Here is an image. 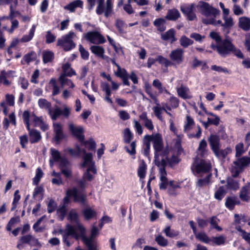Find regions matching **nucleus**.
<instances>
[{"mask_svg":"<svg viewBox=\"0 0 250 250\" xmlns=\"http://www.w3.org/2000/svg\"><path fill=\"white\" fill-rule=\"evenodd\" d=\"M43 173L40 167L36 169V175L33 179V184L35 185H38L41 179L43 176Z\"/></svg>","mask_w":250,"mask_h":250,"instance_id":"49530a36","label":"nucleus"},{"mask_svg":"<svg viewBox=\"0 0 250 250\" xmlns=\"http://www.w3.org/2000/svg\"><path fill=\"white\" fill-rule=\"evenodd\" d=\"M226 191L224 188L223 187H221L215 192L214 197L216 199L221 200L224 197Z\"/></svg>","mask_w":250,"mask_h":250,"instance_id":"5fc2aeb1","label":"nucleus"},{"mask_svg":"<svg viewBox=\"0 0 250 250\" xmlns=\"http://www.w3.org/2000/svg\"><path fill=\"white\" fill-rule=\"evenodd\" d=\"M237 203V198L235 197H228L226 199V206L230 209L233 208L234 205Z\"/></svg>","mask_w":250,"mask_h":250,"instance_id":"3c124183","label":"nucleus"},{"mask_svg":"<svg viewBox=\"0 0 250 250\" xmlns=\"http://www.w3.org/2000/svg\"><path fill=\"white\" fill-rule=\"evenodd\" d=\"M198 6L202 15L205 16L202 19V22L206 25L215 24V19L219 15L220 11L204 1L199 2Z\"/></svg>","mask_w":250,"mask_h":250,"instance_id":"20e7f679","label":"nucleus"},{"mask_svg":"<svg viewBox=\"0 0 250 250\" xmlns=\"http://www.w3.org/2000/svg\"><path fill=\"white\" fill-rule=\"evenodd\" d=\"M213 152L217 157L225 158L231 152V149L229 148L220 149V147H218L217 149L213 150Z\"/></svg>","mask_w":250,"mask_h":250,"instance_id":"473e14b6","label":"nucleus"},{"mask_svg":"<svg viewBox=\"0 0 250 250\" xmlns=\"http://www.w3.org/2000/svg\"><path fill=\"white\" fill-rule=\"evenodd\" d=\"M66 76H64V75H61L60 76L58 80L61 84V86L62 88L65 86H68L70 88L74 87V84L71 80L67 78Z\"/></svg>","mask_w":250,"mask_h":250,"instance_id":"c85d7f7f","label":"nucleus"},{"mask_svg":"<svg viewBox=\"0 0 250 250\" xmlns=\"http://www.w3.org/2000/svg\"><path fill=\"white\" fill-rule=\"evenodd\" d=\"M180 16V14L176 9L173 8L167 11L166 18L169 21H176Z\"/></svg>","mask_w":250,"mask_h":250,"instance_id":"c756f323","label":"nucleus"},{"mask_svg":"<svg viewBox=\"0 0 250 250\" xmlns=\"http://www.w3.org/2000/svg\"><path fill=\"white\" fill-rule=\"evenodd\" d=\"M164 232L167 236L171 238L177 236L179 234L178 231L171 229L169 226H167L164 230Z\"/></svg>","mask_w":250,"mask_h":250,"instance_id":"8fccbe9b","label":"nucleus"},{"mask_svg":"<svg viewBox=\"0 0 250 250\" xmlns=\"http://www.w3.org/2000/svg\"><path fill=\"white\" fill-rule=\"evenodd\" d=\"M195 236L197 239L203 242L208 243L210 241V239L205 233H199L196 234Z\"/></svg>","mask_w":250,"mask_h":250,"instance_id":"052dcab7","label":"nucleus"},{"mask_svg":"<svg viewBox=\"0 0 250 250\" xmlns=\"http://www.w3.org/2000/svg\"><path fill=\"white\" fill-rule=\"evenodd\" d=\"M43 62L46 63L52 61L54 54L51 51H44L42 53Z\"/></svg>","mask_w":250,"mask_h":250,"instance_id":"79ce46f5","label":"nucleus"},{"mask_svg":"<svg viewBox=\"0 0 250 250\" xmlns=\"http://www.w3.org/2000/svg\"><path fill=\"white\" fill-rule=\"evenodd\" d=\"M133 126L135 128V131L139 135H142L143 132V127L141 125V124L138 121L136 120H134L133 121Z\"/></svg>","mask_w":250,"mask_h":250,"instance_id":"680f3d73","label":"nucleus"},{"mask_svg":"<svg viewBox=\"0 0 250 250\" xmlns=\"http://www.w3.org/2000/svg\"><path fill=\"white\" fill-rule=\"evenodd\" d=\"M208 140L212 151L220 147V139L218 136L210 135Z\"/></svg>","mask_w":250,"mask_h":250,"instance_id":"cd10ccee","label":"nucleus"},{"mask_svg":"<svg viewBox=\"0 0 250 250\" xmlns=\"http://www.w3.org/2000/svg\"><path fill=\"white\" fill-rule=\"evenodd\" d=\"M62 173L66 177H69L71 175V170L69 162L67 159H62L59 164Z\"/></svg>","mask_w":250,"mask_h":250,"instance_id":"dca6fc26","label":"nucleus"},{"mask_svg":"<svg viewBox=\"0 0 250 250\" xmlns=\"http://www.w3.org/2000/svg\"><path fill=\"white\" fill-rule=\"evenodd\" d=\"M76 37V34L70 31L58 39L57 45L62 47L65 51H69L75 47L76 44L73 40Z\"/></svg>","mask_w":250,"mask_h":250,"instance_id":"6e6552de","label":"nucleus"},{"mask_svg":"<svg viewBox=\"0 0 250 250\" xmlns=\"http://www.w3.org/2000/svg\"><path fill=\"white\" fill-rule=\"evenodd\" d=\"M161 38L164 41H169L171 42L176 41L174 37V30L172 29L161 35Z\"/></svg>","mask_w":250,"mask_h":250,"instance_id":"f704fd0d","label":"nucleus"},{"mask_svg":"<svg viewBox=\"0 0 250 250\" xmlns=\"http://www.w3.org/2000/svg\"><path fill=\"white\" fill-rule=\"evenodd\" d=\"M119 116L123 121H126L130 119V114L125 110H122L119 111Z\"/></svg>","mask_w":250,"mask_h":250,"instance_id":"774afa93","label":"nucleus"},{"mask_svg":"<svg viewBox=\"0 0 250 250\" xmlns=\"http://www.w3.org/2000/svg\"><path fill=\"white\" fill-rule=\"evenodd\" d=\"M171 60L177 63L182 62L183 59V51L181 49L173 50L169 55Z\"/></svg>","mask_w":250,"mask_h":250,"instance_id":"6ab92c4d","label":"nucleus"},{"mask_svg":"<svg viewBox=\"0 0 250 250\" xmlns=\"http://www.w3.org/2000/svg\"><path fill=\"white\" fill-rule=\"evenodd\" d=\"M36 26L37 25L36 24H33L29 30V34L24 35L21 39V42H26L31 41L34 36Z\"/></svg>","mask_w":250,"mask_h":250,"instance_id":"c9c22d12","label":"nucleus"},{"mask_svg":"<svg viewBox=\"0 0 250 250\" xmlns=\"http://www.w3.org/2000/svg\"><path fill=\"white\" fill-rule=\"evenodd\" d=\"M63 73L61 75H64L68 77H71L76 75V72L70 67V64L68 63H64L62 66Z\"/></svg>","mask_w":250,"mask_h":250,"instance_id":"2f4dec72","label":"nucleus"},{"mask_svg":"<svg viewBox=\"0 0 250 250\" xmlns=\"http://www.w3.org/2000/svg\"><path fill=\"white\" fill-rule=\"evenodd\" d=\"M132 139V134L129 128H126L124 131V140L125 143H129Z\"/></svg>","mask_w":250,"mask_h":250,"instance_id":"4d7b16f0","label":"nucleus"},{"mask_svg":"<svg viewBox=\"0 0 250 250\" xmlns=\"http://www.w3.org/2000/svg\"><path fill=\"white\" fill-rule=\"evenodd\" d=\"M20 221V219L18 217H13L12 218L9 222L8 223L6 226V229L8 231L11 230L12 228L14 227V225L18 222Z\"/></svg>","mask_w":250,"mask_h":250,"instance_id":"338daca9","label":"nucleus"},{"mask_svg":"<svg viewBox=\"0 0 250 250\" xmlns=\"http://www.w3.org/2000/svg\"><path fill=\"white\" fill-rule=\"evenodd\" d=\"M51 154L52 156V159L50 160V166H52L53 165V161L56 162H59V164L62 162V159H66L65 158L62 157L61 156L60 152L55 148H51L50 149Z\"/></svg>","mask_w":250,"mask_h":250,"instance_id":"5701e85b","label":"nucleus"},{"mask_svg":"<svg viewBox=\"0 0 250 250\" xmlns=\"http://www.w3.org/2000/svg\"><path fill=\"white\" fill-rule=\"evenodd\" d=\"M172 151L173 154L170 158L168 157V152L167 154V159H165L166 165H168L171 167L174 166L180 162V159L177 155H180L183 152V149L180 143V139L179 136L177 139H174L173 141Z\"/></svg>","mask_w":250,"mask_h":250,"instance_id":"39448f33","label":"nucleus"},{"mask_svg":"<svg viewBox=\"0 0 250 250\" xmlns=\"http://www.w3.org/2000/svg\"><path fill=\"white\" fill-rule=\"evenodd\" d=\"M165 23L166 21L162 18L156 19L153 22L154 25L160 31H163L166 29Z\"/></svg>","mask_w":250,"mask_h":250,"instance_id":"58836bf2","label":"nucleus"},{"mask_svg":"<svg viewBox=\"0 0 250 250\" xmlns=\"http://www.w3.org/2000/svg\"><path fill=\"white\" fill-rule=\"evenodd\" d=\"M155 240L159 246L162 247H166L168 243V240L161 235L156 236Z\"/></svg>","mask_w":250,"mask_h":250,"instance_id":"a18cd8bd","label":"nucleus"},{"mask_svg":"<svg viewBox=\"0 0 250 250\" xmlns=\"http://www.w3.org/2000/svg\"><path fill=\"white\" fill-rule=\"evenodd\" d=\"M166 159H158L155 160V165L159 168V174L160 180L167 179V173L165 169V167L166 166Z\"/></svg>","mask_w":250,"mask_h":250,"instance_id":"4468645a","label":"nucleus"},{"mask_svg":"<svg viewBox=\"0 0 250 250\" xmlns=\"http://www.w3.org/2000/svg\"><path fill=\"white\" fill-rule=\"evenodd\" d=\"M196 10V6L195 4H191L190 7L188 8V20L193 21L196 18V16L194 13Z\"/></svg>","mask_w":250,"mask_h":250,"instance_id":"864d4df0","label":"nucleus"},{"mask_svg":"<svg viewBox=\"0 0 250 250\" xmlns=\"http://www.w3.org/2000/svg\"><path fill=\"white\" fill-rule=\"evenodd\" d=\"M90 49L91 52L96 56L104 59V53L105 52L103 47L98 45H92L90 47Z\"/></svg>","mask_w":250,"mask_h":250,"instance_id":"7c9ffc66","label":"nucleus"},{"mask_svg":"<svg viewBox=\"0 0 250 250\" xmlns=\"http://www.w3.org/2000/svg\"><path fill=\"white\" fill-rule=\"evenodd\" d=\"M10 123L14 125H16V116L14 112L11 113L8 115V117H5L3 119L2 121L3 128L7 129L9 126Z\"/></svg>","mask_w":250,"mask_h":250,"instance_id":"aec40b11","label":"nucleus"},{"mask_svg":"<svg viewBox=\"0 0 250 250\" xmlns=\"http://www.w3.org/2000/svg\"><path fill=\"white\" fill-rule=\"evenodd\" d=\"M250 164V157L247 156L242 157L234 161L230 169L232 177H237Z\"/></svg>","mask_w":250,"mask_h":250,"instance_id":"0eeeda50","label":"nucleus"},{"mask_svg":"<svg viewBox=\"0 0 250 250\" xmlns=\"http://www.w3.org/2000/svg\"><path fill=\"white\" fill-rule=\"evenodd\" d=\"M73 197L74 201L84 203L85 200V195L79 191L76 188L68 189L66 192V195L63 198V205L65 207L69 202V198Z\"/></svg>","mask_w":250,"mask_h":250,"instance_id":"1a4fd4ad","label":"nucleus"},{"mask_svg":"<svg viewBox=\"0 0 250 250\" xmlns=\"http://www.w3.org/2000/svg\"><path fill=\"white\" fill-rule=\"evenodd\" d=\"M226 240V238L223 236L220 235L218 237H212L211 241L214 244L217 245L223 244Z\"/></svg>","mask_w":250,"mask_h":250,"instance_id":"0e129e2a","label":"nucleus"},{"mask_svg":"<svg viewBox=\"0 0 250 250\" xmlns=\"http://www.w3.org/2000/svg\"><path fill=\"white\" fill-rule=\"evenodd\" d=\"M156 105L154 106L152 108V109L154 111L155 115L157 118L160 120L161 121L163 122L164 121V119L162 117V113L164 110H166V107L164 105L162 107L159 103H156Z\"/></svg>","mask_w":250,"mask_h":250,"instance_id":"393cba45","label":"nucleus"},{"mask_svg":"<svg viewBox=\"0 0 250 250\" xmlns=\"http://www.w3.org/2000/svg\"><path fill=\"white\" fill-rule=\"evenodd\" d=\"M78 230L79 232H76L74 228L69 224L66 225L64 230H60V233L62 235L63 242L67 247L72 244L71 239L72 238L78 239L81 237L85 245H96L94 243V239L98 236L100 229L96 226H93L89 237L85 235V229L82 225H78Z\"/></svg>","mask_w":250,"mask_h":250,"instance_id":"f257e3e1","label":"nucleus"},{"mask_svg":"<svg viewBox=\"0 0 250 250\" xmlns=\"http://www.w3.org/2000/svg\"><path fill=\"white\" fill-rule=\"evenodd\" d=\"M29 131L30 136V141L32 143L38 142L41 138V136L40 132L37 130L30 129L29 128Z\"/></svg>","mask_w":250,"mask_h":250,"instance_id":"72a5a7b5","label":"nucleus"},{"mask_svg":"<svg viewBox=\"0 0 250 250\" xmlns=\"http://www.w3.org/2000/svg\"><path fill=\"white\" fill-rule=\"evenodd\" d=\"M152 85L154 87L158 90L159 93H162L164 92L168 93V91L166 90L165 87L162 85V83L158 79H155L153 80Z\"/></svg>","mask_w":250,"mask_h":250,"instance_id":"a19ab883","label":"nucleus"},{"mask_svg":"<svg viewBox=\"0 0 250 250\" xmlns=\"http://www.w3.org/2000/svg\"><path fill=\"white\" fill-rule=\"evenodd\" d=\"M21 196L19 195V190H17L15 191L14 195V199L12 202V207L11 208L12 211L15 210L16 208L17 204Z\"/></svg>","mask_w":250,"mask_h":250,"instance_id":"603ef678","label":"nucleus"},{"mask_svg":"<svg viewBox=\"0 0 250 250\" xmlns=\"http://www.w3.org/2000/svg\"><path fill=\"white\" fill-rule=\"evenodd\" d=\"M32 241L34 242L37 241V240L30 235L23 236L20 239V242L22 243H28L30 244H32Z\"/></svg>","mask_w":250,"mask_h":250,"instance_id":"13d9d810","label":"nucleus"},{"mask_svg":"<svg viewBox=\"0 0 250 250\" xmlns=\"http://www.w3.org/2000/svg\"><path fill=\"white\" fill-rule=\"evenodd\" d=\"M83 2L81 0H74L64 6V9L69 11L70 12H74L77 7L83 8Z\"/></svg>","mask_w":250,"mask_h":250,"instance_id":"4be33fe9","label":"nucleus"},{"mask_svg":"<svg viewBox=\"0 0 250 250\" xmlns=\"http://www.w3.org/2000/svg\"><path fill=\"white\" fill-rule=\"evenodd\" d=\"M156 60L160 64L164 65L166 67H167L171 63L167 59L160 55L156 57Z\"/></svg>","mask_w":250,"mask_h":250,"instance_id":"bf43d9fd","label":"nucleus"},{"mask_svg":"<svg viewBox=\"0 0 250 250\" xmlns=\"http://www.w3.org/2000/svg\"><path fill=\"white\" fill-rule=\"evenodd\" d=\"M139 118L142 122L143 125L148 130L152 131L154 129V126L152 120L147 117L146 112H144L139 115Z\"/></svg>","mask_w":250,"mask_h":250,"instance_id":"2eb2a0df","label":"nucleus"},{"mask_svg":"<svg viewBox=\"0 0 250 250\" xmlns=\"http://www.w3.org/2000/svg\"><path fill=\"white\" fill-rule=\"evenodd\" d=\"M83 152L85 155L83 158V162L82 164V167H86L87 170L83 174L84 179L80 181L79 185L81 188H83L85 186V180L91 181L97 173V171L94 166V162L92 160V154L90 153H85V151L84 150H83Z\"/></svg>","mask_w":250,"mask_h":250,"instance_id":"7ed1b4c3","label":"nucleus"},{"mask_svg":"<svg viewBox=\"0 0 250 250\" xmlns=\"http://www.w3.org/2000/svg\"><path fill=\"white\" fill-rule=\"evenodd\" d=\"M146 141H152L155 150V160L167 159L168 149L163 147V139L159 133L152 135H146L144 136Z\"/></svg>","mask_w":250,"mask_h":250,"instance_id":"f03ea898","label":"nucleus"},{"mask_svg":"<svg viewBox=\"0 0 250 250\" xmlns=\"http://www.w3.org/2000/svg\"><path fill=\"white\" fill-rule=\"evenodd\" d=\"M38 104L40 108L47 110L48 111L51 107V104L45 99H39Z\"/></svg>","mask_w":250,"mask_h":250,"instance_id":"de8ad7c7","label":"nucleus"},{"mask_svg":"<svg viewBox=\"0 0 250 250\" xmlns=\"http://www.w3.org/2000/svg\"><path fill=\"white\" fill-rule=\"evenodd\" d=\"M227 185L229 188L233 190L238 189L239 187L238 182L230 178L228 179Z\"/></svg>","mask_w":250,"mask_h":250,"instance_id":"09e8293b","label":"nucleus"},{"mask_svg":"<svg viewBox=\"0 0 250 250\" xmlns=\"http://www.w3.org/2000/svg\"><path fill=\"white\" fill-rule=\"evenodd\" d=\"M224 23L222 24V26L224 29H230L233 25V19L229 16H223Z\"/></svg>","mask_w":250,"mask_h":250,"instance_id":"ea45409f","label":"nucleus"},{"mask_svg":"<svg viewBox=\"0 0 250 250\" xmlns=\"http://www.w3.org/2000/svg\"><path fill=\"white\" fill-rule=\"evenodd\" d=\"M116 66L117 67V70L115 73L117 77L122 78L127 75L126 71L125 69H122L118 64H116Z\"/></svg>","mask_w":250,"mask_h":250,"instance_id":"e2e57ef3","label":"nucleus"},{"mask_svg":"<svg viewBox=\"0 0 250 250\" xmlns=\"http://www.w3.org/2000/svg\"><path fill=\"white\" fill-rule=\"evenodd\" d=\"M195 168L198 173H208L211 168V166L210 163H207L204 160H201L199 164L196 165Z\"/></svg>","mask_w":250,"mask_h":250,"instance_id":"f3484780","label":"nucleus"},{"mask_svg":"<svg viewBox=\"0 0 250 250\" xmlns=\"http://www.w3.org/2000/svg\"><path fill=\"white\" fill-rule=\"evenodd\" d=\"M22 118L28 130H29L30 124L35 126H39L43 121L42 117H37L34 114H30L28 111L23 112Z\"/></svg>","mask_w":250,"mask_h":250,"instance_id":"9d476101","label":"nucleus"},{"mask_svg":"<svg viewBox=\"0 0 250 250\" xmlns=\"http://www.w3.org/2000/svg\"><path fill=\"white\" fill-rule=\"evenodd\" d=\"M49 84L52 87V94L56 95L60 93V87L57 84L55 79L52 78L49 81Z\"/></svg>","mask_w":250,"mask_h":250,"instance_id":"37998d69","label":"nucleus"},{"mask_svg":"<svg viewBox=\"0 0 250 250\" xmlns=\"http://www.w3.org/2000/svg\"><path fill=\"white\" fill-rule=\"evenodd\" d=\"M83 214L86 220H89L96 215V212L90 208H87L83 209Z\"/></svg>","mask_w":250,"mask_h":250,"instance_id":"4c0bfd02","label":"nucleus"},{"mask_svg":"<svg viewBox=\"0 0 250 250\" xmlns=\"http://www.w3.org/2000/svg\"><path fill=\"white\" fill-rule=\"evenodd\" d=\"M240 198L244 201L250 200V183L242 188L240 193Z\"/></svg>","mask_w":250,"mask_h":250,"instance_id":"b1692460","label":"nucleus"},{"mask_svg":"<svg viewBox=\"0 0 250 250\" xmlns=\"http://www.w3.org/2000/svg\"><path fill=\"white\" fill-rule=\"evenodd\" d=\"M236 157H239L242 155L244 152V145L243 143H239L235 146Z\"/></svg>","mask_w":250,"mask_h":250,"instance_id":"69168bd1","label":"nucleus"},{"mask_svg":"<svg viewBox=\"0 0 250 250\" xmlns=\"http://www.w3.org/2000/svg\"><path fill=\"white\" fill-rule=\"evenodd\" d=\"M83 38L90 42L96 44H103L106 42L104 37L97 31L88 32L84 34Z\"/></svg>","mask_w":250,"mask_h":250,"instance_id":"9b49d317","label":"nucleus"},{"mask_svg":"<svg viewBox=\"0 0 250 250\" xmlns=\"http://www.w3.org/2000/svg\"><path fill=\"white\" fill-rule=\"evenodd\" d=\"M238 25L239 27L245 31L250 29V19L246 17H242L239 19Z\"/></svg>","mask_w":250,"mask_h":250,"instance_id":"bb28decb","label":"nucleus"},{"mask_svg":"<svg viewBox=\"0 0 250 250\" xmlns=\"http://www.w3.org/2000/svg\"><path fill=\"white\" fill-rule=\"evenodd\" d=\"M146 167V164L144 161H142L139 164L137 172L138 175L141 179H144L145 177Z\"/></svg>","mask_w":250,"mask_h":250,"instance_id":"e433bc0d","label":"nucleus"},{"mask_svg":"<svg viewBox=\"0 0 250 250\" xmlns=\"http://www.w3.org/2000/svg\"><path fill=\"white\" fill-rule=\"evenodd\" d=\"M69 128L73 135L75 136L80 141H83V129L82 126H77L72 123H70L69 125Z\"/></svg>","mask_w":250,"mask_h":250,"instance_id":"ddd939ff","label":"nucleus"},{"mask_svg":"<svg viewBox=\"0 0 250 250\" xmlns=\"http://www.w3.org/2000/svg\"><path fill=\"white\" fill-rule=\"evenodd\" d=\"M53 129L55 133V140L58 142L63 139L64 137L62 132V126L61 124L56 123L53 124Z\"/></svg>","mask_w":250,"mask_h":250,"instance_id":"412c9836","label":"nucleus"},{"mask_svg":"<svg viewBox=\"0 0 250 250\" xmlns=\"http://www.w3.org/2000/svg\"><path fill=\"white\" fill-rule=\"evenodd\" d=\"M211 176V173H209L204 178L199 179L196 182L197 187L198 188H202L208 186L210 183V180Z\"/></svg>","mask_w":250,"mask_h":250,"instance_id":"a878e982","label":"nucleus"},{"mask_svg":"<svg viewBox=\"0 0 250 250\" xmlns=\"http://www.w3.org/2000/svg\"><path fill=\"white\" fill-rule=\"evenodd\" d=\"M43 189L41 187H36L33 192V197L35 198H39L40 199H42L43 196Z\"/></svg>","mask_w":250,"mask_h":250,"instance_id":"6e6d98bb","label":"nucleus"},{"mask_svg":"<svg viewBox=\"0 0 250 250\" xmlns=\"http://www.w3.org/2000/svg\"><path fill=\"white\" fill-rule=\"evenodd\" d=\"M68 219L71 223L76 224V227H72L74 228L76 231L78 232V225L82 224L79 222L78 214L75 209H72L69 211L68 215Z\"/></svg>","mask_w":250,"mask_h":250,"instance_id":"a211bd4d","label":"nucleus"},{"mask_svg":"<svg viewBox=\"0 0 250 250\" xmlns=\"http://www.w3.org/2000/svg\"><path fill=\"white\" fill-rule=\"evenodd\" d=\"M211 47L214 50H216L218 54L223 57H226L230 54L232 50H235V46L227 36L225 40L218 42L216 45L212 44Z\"/></svg>","mask_w":250,"mask_h":250,"instance_id":"423d86ee","label":"nucleus"},{"mask_svg":"<svg viewBox=\"0 0 250 250\" xmlns=\"http://www.w3.org/2000/svg\"><path fill=\"white\" fill-rule=\"evenodd\" d=\"M49 114L53 120H56L57 118L62 114V110L59 108L57 107L55 109L52 110L51 108L48 111Z\"/></svg>","mask_w":250,"mask_h":250,"instance_id":"c03bdc74","label":"nucleus"},{"mask_svg":"<svg viewBox=\"0 0 250 250\" xmlns=\"http://www.w3.org/2000/svg\"><path fill=\"white\" fill-rule=\"evenodd\" d=\"M114 0H106L105 3L99 8H96V13L100 15L104 14V17L108 18L113 12Z\"/></svg>","mask_w":250,"mask_h":250,"instance_id":"f8f14e48","label":"nucleus"}]
</instances>
